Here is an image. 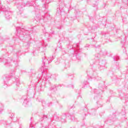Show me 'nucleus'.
Here are the masks:
<instances>
[{
  "label": "nucleus",
  "instance_id": "nucleus-18",
  "mask_svg": "<svg viewBox=\"0 0 128 128\" xmlns=\"http://www.w3.org/2000/svg\"><path fill=\"white\" fill-rule=\"evenodd\" d=\"M41 44L42 46H43V50H46V48H45V46H48V44L46 42H44V41H42L41 42Z\"/></svg>",
  "mask_w": 128,
  "mask_h": 128
},
{
  "label": "nucleus",
  "instance_id": "nucleus-31",
  "mask_svg": "<svg viewBox=\"0 0 128 128\" xmlns=\"http://www.w3.org/2000/svg\"><path fill=\"white\" fill-rule=\"evenodd\" d=\"M46 16H45L44 17V20H45V22H46Z\"/></svg>",
  "mask_w": 128,
  "mask_h": 128
},
{
  "label": "nucleus",
  "instance_id": "nucleus-26",
  "mask_svg": "<svg viewBox=\"0 0 128 128\" xmlns=\"http://www.w3.org/2000/svg\"><path fill=\"white\" fill-rule=\"evenodd\" d=\"M55 64H60V58H58V59L57 60V61H56V62H55Z\"/></svg>",
  "mask_w": 128,
  "mask_h": 128
},
{
  "label": "nucleus",
  "instance_id": "nucleus-27",
  "mask_svg": "<svg viewBox=\"0 0 128 128\" xmlns=\"http://www.w3.org/2000/svg\"><path fill=\"white\" fill-rule=\"evenodd\" d=\"M88 81H84L83 83V84H84V86H86V84H88Z\"/></svg>",
  "mask_w": 128,
  "mask_h": 128
},
{
  "label": "nucleus",
  "instance_id": "nucleus-6",
  "mask_svg": "<svg viewBox=\"0 0 128 128\" xmlns=\"http://www.w3.org/2000/svg\"><path fill=\"white\" fill-rule=\"evenodd\" d=\"M54 119L56 122H66V114H63L61 117L58 116H54Z\"/></svg>",
  "mask_w": 128,
  "mask_h": 128
},
{
  "label": "nucleus",
  "instance_id": "nucleus-17",
  "mask_svg": "<svg viewBox=\"0 0 128 128\" xmlns=\"http://www.w3.org/2000/svg\"><path fill=\"white\" fill-rule=\"evenodd\" d=\"M73 57L74 58V57L76 58L77 60H80V56H78V51L75 52V54H74Z\"/></svg>",
  "mask_w": 128,
  "mask_h": 128
},
{
  "label": "nucleus",
  "instance_id": "nucleus-19",
  "mask_svg": "<svg viewBox=\"0 0 128 128\" xmlns=\"http://www.w3.org/2000/svg\"><path fill=\"white\" fill-rule=\"evenodd\" d=\"M44 118H48V116L46 115H43V116L40 119V122H42Z\"/></svg>",
  "mask_w": 128,
  "mask_h": 128
},
{
  "label": "nucleus",
  "instance_id": "nucleus-30",
  "mask_svg": "<svg viewBox=\"0 0 128 128\" xmlns=\"http://www.w3.org/2000/svg\"><path fill=\"white\" fill-rule=\"evenodd\" d=\"M56 58V56H52V60H51V62L52 61V60H54V58Z\"/></svg>",
  "mask_w": 128,
  "mask_h": 128
},
{
  "label": "nucleus",
  "instance_id": "nucleus-5",
  "mask_svg": "<svg viewBox=\"0 0 128 128\" xmlns=\"http://www.w3.org/2000/svg\"><path fill=\"white\" fill-rule=\"evenodd\" d=\"M0 10H2L5 12V18L6 20H10V15L12 14V12L10 11V8H6L5 6H0Z\"/></svg>",
  "mask_w": 128,
  "mask_h": 128
},
{
  "label": "nucleus",
  "instance_id": "nucleus-32",
  "mask_svg": "<svg viewBox=\"0 0 128 128\" xmlns=\"http://www.w3.org/2000/svg\"><path fill=\"white\" fill-rule=\"evenodd\" d=\"M8 4H10V0H6Z\"/></svg>",
  "mask_w": 128,
  "mask_h": 128
},
{
  "label": "nucleus",
  "instance_id": "nucleus-33",
  "mask_svg": "<svg viewBox=\"0 0 128 128\" xmlns=\"http://www.w3.org/2000/svg\"><path fill=\"white\" fill-rule=\"evenodd\" d=\"M18 66V64H16V66Z\"/></svg>",
  "mask_w": 128,
  "mask_h": 128
},
{
  "label": "nucleus",
  "instance_id": "nucleus-4",
  "mask_svg": "<svg viewBox=\"0 0 128 128\" xmlns=\"http://www.w3.org/2000/svg\"><path fill=\"white\" fill-rule=\"evenodd\" d=\"M8 116H9L10 118L8 119V120H2L0 121L1 124H2L4 126H5L6 128L8 126H10V124H12V122L14 118V114L13 112L8 113Z\"/></svg>",
  "mask_w": 128,
  "mask_h": 128
},
{
  "label": "nucleus",
  "instance_id": "nucleus-14",
  "mask_svg": "<svg viewBox=\"0 0 128 128\" xmlns=\"http://www.w3.org/2000/svg\"><path fill=\"white\" fill-rule=\"evenodd\" d=\"M92 92L96 94L94 96V100H96V98H98V90L96 89H94Z\"/></svg>",
  "mask_w": 128,
  "mask_h": 128
},
{
  "label": "nucleus",
  "instance_id": "nucleus-22",
  "mask_svg": "<svg viewBox=\"0 0 128 128\" xmlns=\"http://www.w3.org/2000/svg\"><path fill=\"white\" fill-rule=\"evenodd\" d=\"M104 64H106V61H101L100 62H99V64L100 66H104Z\"/></svg>",
  "mask_w": 128,
  "mask_h": 128
},
{
  "label": "nucleus",
  "instance_id": "nucleus-12",
  "mask_svg": "<svg viewBox=\"0 0 128 128\" xmlns=\"http://www.w3.org/2000/svg\"><path fill=\"white\" fill-rule=\"evenodd\" d=\"M63 68H70V62L68 61H66L62 64Z\"/></svg>",
  "mask_w": 128,
  "mask_h": 128
},
{
  "label": "nucleus",
  "instance_id": "nucleus-16",
  "mask_svg": "<svg viewBox=\"0 0 128 128\" xmlns=\"http://www.w3.org/2000/svg\"><path fill=\"white\" fill-rule=\"evenodd\" d=\"M42 106H52V102H50L48 104H46V101H42Z\"/></svg>",
  "mask_w": 128,
  "mask_h": 128
},
{
  "label": "nucleus",
  "instance_id": "nucleus-10",
  "mask_svg": "<svg viewBox=\"0 0 128 128\" xmlns=\"http://www.w3.org/2000/svg\"><path fill=\"white\" fill-rule=\"evenodd\" d=\"M64 3L62 2V3H60L59 4V7L57 8L56 10H57V13L58 14H60L62 12V8H64Z\"/></svg>",
  "mask_w": 128,
  "mask_h": 128
},
{
  "label": "nucleus",
  "instance_id": "nucleus-9",
  "mask_svg": "<svg viewBox=\"0 0 128 128\" xmlns=\"http://www.w3.org/2000/svg\"><path fill=\"white\" fill-rule=\"evenodd\" d=\"M42 2H44V4L43 5V8L46 10L48 8V4L52 2V0H41Z\"/></svg>",
  "mask_w": 128,
  "mask_h": 128
},
{
  "label": "nucleus",
  "instance_id": "nucleus-21",
  "mask_svg": "<svg viewBox=\"0 0 128 128\" xmlns=\"http://www.w3.org/2000/svg\"><path fill=\"white\" fill-rule=\"evenodd\" d=\"M120 60V57L116 56V57L114 56L113 57V60L114 62H116V60Z\"/></svg>",
  "mask_w": 128,
  "mask_h": 128
},
{
  "label": "nucleus",
  "instance_id": "nucleus-28",
  "mask_svg": "<svg viewBox=\"0 0 128 128\" xmlns=\"http://www.w3.org/2000/svg\"><path fill=\"white\" fill-rule=\"evenodd\" d=\"M95 56H96V58H100V54H96L95 55Z\"/></svg>",
  "mask_w": 128,
  "mask_h": 128
},
{
  "label": "nucleus",
  "instance_id": "nucleus-37",
  "mask_svg": "<svg viewBox=\"0 0 128 128\" xmlns=\"http://www.w3.org/2000/svg\"><path fill=\"white\" fill-rule=\"evenodd\" d=\"M43 52H44V50L43 51Z\"/></svg>",
  "mask_w": 128,
  "mask_h": 128
},
{
  "label": "nucleus",
  "instance_id": "nucleus-23",
  "mask_svg": "<svg viewBox=\"0 0 128 128\" xmlns=\"http://www.w3.org/2000/svg\"><path fill=\"white\" fill-rule=\"evenodd\" d=\"M70 120H72V122H76V119L74 118V116H71Z\"/></svg>",
  "mask_w": 128,
  "mask_h": 128
},
{
  "label": "nucleus",
  "instance_id": "nucleus-3",
  "mask_svg": "<svg viewBox=\"0 0 128 128\" xmlns=\"http://www.w3.org/2000/svg\"><path fill=\"white\" fill-rule=\"evenodd\" d=\"M17 32V36H18L20 40H22V38H24V36H30V32L32 30V28L29 29L28 30H26L24 28H20V27H18L16 28Z\"/></svg>",
  "mask_w": 128,
  "mask_h": 128
},
{
  "label": "nucleus",
  "instance_id": "nucleus-7",
  "mask_svg": "<svg viewBox=\"0 0 128 128\" xmlns=\"http://www.w3.org/2000/svg\"><path fill=\"white\" fill-rule=\"evenodd\" d=\"M22 100H23V106H26L27 105L30 104V101L28 98V96H24L22 98Z\"/></svg>",
  "mask_w": 128,
  "mask_h": 128
},
{
  "label": "nucleus",
  "instance_id": "nucleus-15",
  "mask_svg": "<svg viewBox=\"0 0 128 128\" xmlns=\"http://www.w3.org/2000/svg\"><path fill=\"white\" fill-rule=\"evenodd\" d=\"M92 78H94L96 80H101L100 78H99L98 76H96V72H94L93 74V75L92 76Z\"/></svg>",
  "mask_w": 128,
  "mask_h": 128
},
{
  "label": "nucleus",
  "instance_id": "nucleus-20",
  "mask_svg": "<svg viewBox=\"0 0 128 128\" xmlns=\"http://www.w3.org/2000/svg\"><path fill=\"white\" fill-rule=\"evenodd\" d=\"M3 110H4V105L2 104H0V114H2Z\"/></svg>",
  "mask_w": 128,
  "mask_h": 128
},
{
  "label": "nucleus",
  "instance_id": "nucleus-11",
  "mask_svg": "<svg viewBox=\"0 0 128 128\" xmlns=\"http://www.w3.org/2000/svg\"><path fill=\"white\" fill-rule=\"evenodd\" d=\"M2 62L6 66H8L10 64V62H12V60L10 58H8V60L4 58L2 60Z\"/></svg>",
  "mask_w": 128,
  "mask_h": 128
},
{
  "label": "nucleus",
  "instance_id": "nucleus-38",
  "mask_svg": "<svg viewBox=\"0 0 128 128\" xmlns=\"http://www.w3.org/2000/svg\"><path fill=\"white\" fill-rule=\"evenodd\" d=\"M52 34H54V32H52Z\"/></svg>",
  "mask_w": 128,
  "mask_h": 128
},
{
  "label": "nucleus",
  "instance_id": "nucleus-25",
  "mask_svg": "<svg viewBox=\"0 0 128 128\" xmlns=\"http://www.w3.org/2000/svg\"><path fill=\"white\" fill-rule=\"evenodd\" d=\"M30 128H34V126H32V122L30 123Z\"/></svg>",
  "mask_w": 128,
  "mask_h": 128
},
{
  "label": "nucleus",
  "instance_id": "nucleus-24",
  "mask_svg": "<svg viewBox=\"0 0 128 128\" xmlns=\"http://www.w3.org/2000/svg\"><path fill=\"white\" fill-rule=\"evenodd\" d=\"M56 75L54 74V75H51V76H50V78H56Z\"/></svg>",
  "mask_w": 128,
  "mask_h": 128
},
{
  "label": "nucleus",
  "instance_id": "nucleus-13",
  "mask_svg": "<svg viewBox=\"0 0 128 128\" xmlns=\"http://www.w3.org/2000/svg\"><path fill=\"white\" fill-rule=\"evenodd\" d=\"M60 86V85L54 84L51 86L50 90H53V92H56V88Z\"/></svg>",
  "mask_w": 128,
  "mask_h": 128
},
{
  "label": "nucleus",
  "instance_id": "nucleus-29",
  "mask_svg": "<svg viewBox=\"0 0 128 128\" xmlns=\"http://www.w3.org/2000/svg\"><path fill=\"white\" fill-rule=\"evenodd\" d=\"M19 84H20V82H17L16 84V86H18Z\"/></svg>",
  "mask_w": 128,
  "mask_h": 128
},
{
  "label": "nucleus",
  "instance_id": "nucleus-1",
  "mask_svg": "<svg viewBox=\"0 0 128 128\" xmlns=\"http://www.w3.org/2000/svg\"><path fill=\"white\" fill-rule=\"evenodd\" d=\"M50 59H46V58H42V67L39 70V72H42V78L43 80H46L48 78V76L46 74V72H44V67H48V64H50Z\"/></svg>",
  "mask_w": 128,
  "mask_h": 128
},
{
  "label": "nucleus",
  "instance_id": "nucleus-34",
  "mask_svg": "<svg viewBox=\"0 0 128 128\" xmlns=\"http://www.w3.org/2000/svg\"><path fill=\"white\" fill-rule=\"evenodd\" d=\"M72 78H74V76L72 75Z\"/></svg>",
  "mask_w": 128,
  "mask_h": 128
},
{
  "label": "nucleus",
  "instance_id": "nucleus-8",
  "mask_svg": "<svg viewBox=\"0 0 128 128\" xmlns=\"http://www.w3.org/2000/svg\"><path fill=\"white\" fill-rule=\"evenodd\" d=\"M3 80H4V86H6L8 82L10 80V76L8 74L4 76Z\"/></svg>",
  "mask_w": 128,
  "mask_h": 128
},
{
  "label": "nucleus",
  "instance_id": "nucleus-35",
  "mask_svg": "<svg viewBox=\"0 0 128 128\" xmlns=\"http://www.w3.org/2000/svg\"><path fill=\"white\" fill-rule=\"evenodd\" d=\"M64 54H66V52H64Z\"/></svg>",
  "mask_w": 128,
  "mask_h": 128
},
{
  "label": "nucleus",
  "instance_id": "nucleus-2",
  "mask_svg": "<svg viewBox=\"0 0 128 128\" xmlns=\"http://www.w3.org/2000/svg\"><path fill=\"white\" fill-rule=\"evenodd\" d=\"M13 2L15 4L16 6H17V8L19 10L20 14H22L20 12V10L22 8H24V6H34V2H28L26 3L22 2L20 0H14Z\"/></svg>",
  "mask_w": 128,
  "mask_h": 128
},
{
  "label": "nucleus",
  "instance_id": "nucleus-36",
  "mask_svg": "<svg viewBox=\"0 0 128 128\" xmlns=\"http://www.w3.org/2000/svg\"><path fill=\"white\" fill-rule=\"evenodd\" d=\"M0 4H2L0 3Z\"/></svg>",
  "mask_w": 128,
  "mask_h": 128
}]
</instances>
